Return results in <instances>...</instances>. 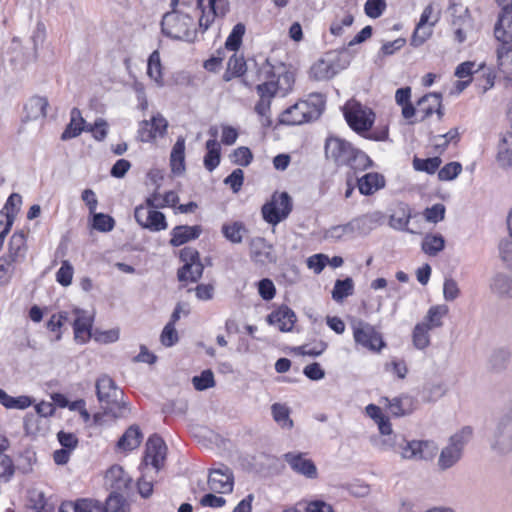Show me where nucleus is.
I'll return each mask as SVG.
<instances>
[{"label":"nucleus","instance_id":"1","mask_svg":"<svg viewBox=\"0 0 512 512\" xmlns=\"http://www.w3.org/2000/svg\"><path fill=\"white\" fill-rule=\"evenodd\" d=\"M274 78L272 65L265 61L259 69V79L263 80V83L257 85L260 99L255 105V112L260 117L261 124L265 127H269L272 124L270 114L272 98L278 93L282 96L286 95L291 90L294 82L293 76L290 73L279 75L277 80H274Z\"/></svg>","mask_w":512,"mask_h":512},{"label":"nucleus","instance_id":"2","mask_svg":"<svg viewBox=\"0 0 512 512\" xmlns=\"http://www.w3.org/2000/svg\"><path fill=\"white\" fill-rule=\"evenodd\" d=\"M325 156L336 166H348L355 172L371 167L373 162L367 154L339 137H328L325 142Z\"/></svg>","mask_w":512,"mask_h":512},{"label":"nucleus","instance_id":"3","mask_svg":"<svg viewBox=\"0 0 512 512\" xmlns=\"http://www.w3.org/2000/svg\"><path fill=\"white\" fill-rule=\"evenodd\" d=\"M324 108V96L319 93L310 94L307 100L299 101L287 108L279 121L286 125H301L318 119Z\"/></svg>","mask_w":512,"mask_h":512},{"label":"nucleus","instance_id":"4","mask_svg":"<svg viewBox=\"0 0 512 512\" xmlns=\"http://www.w3.org/2000/svg\"><path fill=\"white\" fill-rule=\"evenodd\" d=\"M161 28L166 36L187 42H194L200 31L190 15L177 10L167 12L163 16Z\"/></svg>","mask_w":512,"mask_h":512},{"label":"nucleus","instance_id":"5","mask_svg":"<svg viewBox=\"0 0 512 512\" xmlns=\"http://www.w3.org/2000/svg\"><path fill=\"white\" fill-rule=\"evenodd\" d=\"M95 386L98 401L105 412L111 413L114 417H123L127 407L123 402V392L114 380L108 375H102L97 379Z\"/></svg>","mask_w":512,"mask_h":512},{"label":"nucleus","instance_id":"6","mask_svg":"<svg viewBox=\"0 0 512 512\" xmlns=\"http://www.w3.org/2000/svg\"><path fill=\"white\" fill-rule=\"evenodd\" d=\"M350 64L346 51H331L315 62L310 68V77L317 80H329Z\"/></svg>","mask_w":512,"mask_h":512},{"label":"nucleus","instance_id":"7","mask_svg":"<svg viewBox=\"0 0 512 512\" xmlns=\"http://www.w3.org/2000/svg\"><path fill=\"white\" fill-rule=\"evenodd\" d=\"M351 329L356 347L379 353L386 346L382 334L372 324L364 320H353Z\"/></svg>","mask_w":512,"mask_h":512},{"label":"nucleus","instance_id":"8","mask_svg":"<svg viewBox=\"0 0 512 512\" xmlns=\"http://www.w3.org/2000/svg\"><path fill=\"white\" fill-rule=\"evenodd\" d=\"M490 447L498 455L512 454V408L504 412L497 421Z\"/></svg>","mask_w":512,"mask_h":512},{"label":"nucleus","instance_id":"9","mask_svg":"<svg viewBox=\"0 0 512 512\" xmlns=\"http://www.w3.org/2000/svg\"><path fill=\"white\" fill-rule=\"evenodd\" d=\"M59 512H125L117 496H110L106 506L93 499H78L75 502H63Z\"/></svg>","mask_w":512,"mask_h":512},{"label":"nucleus","instance_id":"10","mask_svg":"<svg viewBox=\"0 0 512 512\" xmlns=\"http://www.w3.org/2000/svg\"><path fill=\"white\" fill-rule=\"evenodd\" d=\"M344 116L349 126L357 133L368 131L374 123V113L359 102L349 101L344 106Z\"/></svg>","mask_w":512,"mask_h":512},{"label":"nucleus","instance_id":"11","mask_svg":"<svg viewBox=\"0 0 512 512\" xmlns=\"http://www.w3.org/2000/svg\"><path fill=\"white\" fill-rule=\"evenodd\" d=\"M291 210L292 201L288 193H274L271 200L263 205L262 215L266 222L276 225L286 219Z\"/></svg>","mask_w":512,"mask_h":512},{"label":"nucleus","instance_id":"12","mask_svg":"<svg viewBox=\"0 0 512 512\" xmlns=\"http://www.w3.org/2000/svg\"><path fill=\"white\" fill-rule=\"evenodd\" d=\"M438 451V446L435 442L430 440H413L405 441L404 446L399 451L403 459L408 460H432Z\"/></svg>","mask_w":512,"mask_h":512},{"label":"nucleus","instance_id":"13","mask_svg":"<svg viewBox=\"0 0 512 512\" xmlns=\"http://www.w3.org/2000/svg\"><path fill=\"white\" fill-rule=\"evenodd\" d=\"M134 217L137 223L152 232H159L167 229L165 215L153 208L146 205H139L135 208Z\"/></svg>","mask_w":512,"mask_h":512},{"label":"nucleus","instance_id":"14","mask_svg":"<svg viewBox=\"0 0 512 512\" xmlns=\"http://www.w3.org/2000/svg\"><path fill=\"white\" fill-rule=\"evenodd\" d=\"M207 3L208 10H205L204 0H198V8L201 10L198 25L202 33L211 26L216 17H223L229 9L227 0H207Z\"/></svg>","mask_w":512,"mask_h":512},{"label":"nucleus","instance_id":"15","mask_svg":"<svg viewBox=\"0 0 512 512\" xmlns=\"http://www.w3.org/2000/svg\"><path fill=\"white\" fill-rule=\"evenodd\" d=\"M72 314L74 316L72 321L74 339L77 343L85 344L93 337L92 326L94 317L87 311L79 308L73 309Z\"/></svg>","mask_w":512,"mask_h":512},{"label":"nucleus","instance_id":"16","mask_svg":"<svg viewBox=\"0 0 512 512\" xmlns=\"http://www.w3.org/2000/svg\"><path fill=\"white\" fill-rule=\"evenodd\" d=\"M501 11L495 25L497 40L512 41V0H496Z\"/></svg>","mask_w":512,"mask_h":512},{"label":"nucleus","instance_id":"17","mask_svg":"<svg viewBox=\"0 0 512 512\" xmlns=\"http://www.w3.org/2000/svg\"><path fill=\"white\" fill-rule=\"evenodd\" d=\"M283 459L295 473L308 479H316L318 477L316 465L311 459L306 458L304 453L288 452L283 455Z\"/></svg>","mask_w":512,"mask_h":512},{"label":"nucleus","instance_id":"18","mask_svg":"<svg viewBox=\"0 0 512 512\" xmlns=\"http://www.w3.org/2000/svg\"><path fill=\"white\" fill-rule=\"evenodd\" d=\"M167 127V120L160 113H157L150 121L143 120L140 122L138 139L142 142H150L157 137L164 136L167 131Z\"/></svg>","mask_w":512,"mask_h":512},{"label":"nucleus","instance_id":"19","mask_svg":"<svg viewBox=\"0 0 512 512\" xmlns=\"http://www.w3.org/2000/svg\"><path fill=\"white\" fill-rule=\"evenodd\" d=\"M167 447L161 437L152 435L146 443V451L144 456L145 465H151L158 471L166 458Z\"/></svg>","mask_w":512,"mask_h":512},{"label":"nucleus","instance_id":"20","mask_svg":"<svg viewBox=\"0 0 512 512\" xmlns=\"http://www.w3.org/2000/svg\"><path fill=\"white\" fill-rule=\"evenodd\" d=\"M433 13V6L427 5L420 17V20L415 28V31L411 37L410 44L414 47L421 46L430 36L432 35V27L436 24L438 19L429 23V19Z\"/></svg>","mask_w":512,"mask_h":512},{"label":"nucleus","instance_id":"21","mask_svg":"<svg viewBox=\"0 0 512 512\" xmlns=\"http://www.w3.org/2000/svg\"><path fill=\"white\" fill-rule=\"evenodd\" d=\"M233 474L228 467H221L210 471L208 477L209 489L215 493H229L233 489Z\"/></svg>","mask_w":512,"mask_h":512},{"label":"nucleus","instance_id":"22","mask_svg":"<svg viewBox=\"0 0 512 512\" xmlns=\"http://www.w3.org/2000/svg\"><path fill=\"white\" fill-rule=\"evenodd\" d=\"M27 250L25 234L22 231H18L11 236L7 252L2 257L17 266L25 260Z\"/></svg>","mask_w":512,"mask_h":512},{"label":"nucleus","instance_id":"23","mask_svg":"<svg viewBox=\"0 0 512 512\" xmlns=\"http://www.w3.org/2000/svg\"><path fill=\"white\" fill-rule=\"evenodd\" d=\"M105 480L113 490L112 494L125 493L129 490L132 483V478L118 465L112 466L106 472Z\"/></svg>","mask_w":512,"mask_h":512},{"label":"nucleus","instance_id":"24","mask_svg":"<svg viewBox=\"0 0 512 512\" xmlns=\"http://www.w3.org/2000/svg\"><path fill=\"white\" fill-rule=\"evenodd\" d=\"M267 321L269 324L277 326L280 331L289 332L294 327L296 316L289 307L281 306L268 315Z\"/></svg>","mask_w":512,"mask_h":512},{"label":"nucleus","instance_id":"25","mask_svg":"<svg viewBox=\"0 0 512 512\" xmlns=\"http://www.w3.org/2000/svg\"><path fill=\"white\" fill-rule=\"evenodd\" d=\"M442 96L439 93H429L421 97L417 102L416 112L422 113L421 120L431 116L434 111L438 114L439 118L442 117Z\"/></svg>","mask_w":512,"mask_h":512},{"label":"nucleus","instance_id":"26","mask_svg":"<svg viewBox=\"0 0 512 512\" xmlns=\"http://www.w3.org/2000/svg\"><path fill=\"white\" fill-rule=\"evenodd\" d=\"M385 186V178L377 172H370L357 178V187L362 195L369 196Z\"/></svg>","mask_w":512,"mask_h":512},{"label":"nucleus","instance_id":"27","mask_svg":"<svg viewBox=\"0 0 512 512\" xmlns=\"http://www.w3.org/2000/svg\"><path fill=\"white\" fill-rule=\"evenodd\" d=\"M202 229L200 226H176L171 231L170 244L174 247L181 246L190 240H194L200 236Z\"/></svg>","mask_w":512,"mask_h":512},{"label":"nucleus","instance_id":"28","mask_svg":"<svg viewBox=\"0 0 512 512\" xmlns=\"http://www.w3.org/2000/svg\"><path fill=\"white\" fill-rule=\"evenodd\" d=\"M252 258L259 263H275L276 256L272 245L268 244L263 238H257L251 243Z\"/></svg>","mask_w":512,"mask_h":512},{"label":"nucleus","instance_id":"29","mask_svg":"<svg viewBox=\"0 0 512 512\" xmlns=\"http://www.w3.org/2000/svg\"><path fill=\"white\" fill-rule=\"evenodd\" d=\"M381 401L388 406L390 413L395 417L408 415L414 410L413 400L408 395H401L393 399L383 397Z\"/></svg>","mask_w":512,"mask_h":512},{"label":"nucleus","instance_id":"30","mask_svg":"<svg viewBox=\"0 0 512 512\" xmlns=\"http://www.w3.org/2000/svg\"><path fill=\"white\" fill-rule=\"evenodd\" d=\"M383 216L380 212L364 214L352 221L356 234H368L370 231L380 225Z\"/></svg>","mask_w":512,"mask_h":512},{"label":"nucleus","instance_id":"31","mask_svg":"<svg viewBox=\"0 0 512 512\" xmlns=\"http://www.w3.org/2000/svg\"><path fill=\"white\" fill-rule=\"evenodd\" d=\"M48 106L49 103L46 97H31L24 107V110L26 112V118L28 120H37L39 118H45L47 115Z\"/></svg>","mask_w":512,"mask_h":512},{"label":"nucleus","instance_id":"32","mask_svg":"<svg viewBox=\"0 0 512 512\" xmlns=\"http://www.w3.org/2000/svg\"><path fill=\"white\" fill-rule=\"evenodd\" d=\"M171 170L174 174H181L185 170V139L178 137L170 155Z\"/></svg>","mask_w":512,"mask_h":512},{"label":"nucleus","instance_id":"33","mask_svg":"<svg viewBox=\"0 0 512 512\" xmlns=\"http://www.w3.org/2000/svg\"><path fill=\"white\" fill-rule=\"evenodd\" d=\"M352 221L348 223L335 225L324 231L323 238L329 241H343L352 238L355 235Z\"/></svg>","mask_w":512,"mask_h":512},{"label":"nucleus","instance_id":"34","mask_svg":"<svg viewBox=\"0 0 512 512\" xmlns=\"http://www.w3.org/2000/svg\"><path fill=\"white\" fill-rule=\"evenodd\" d=\"M70 116V122L61 135V139L64 141L79 136L84 130L85 120L82 118L80 110L73 108Z\"/></svg>","mask_w":512,"mask_h":512},{"label":"nucleus","instance_id":"35","mask_svg":"<svg viewBox=\"0 0 512 512\" xmlns=\"http://www.w3.org/2000/svg\"><path fill=\"white\" fill-rule=\"evenodd\" d=\"M491 290L501 298H512V277L498 273L492 278Z\"/></svg>","mask_w":512,"mask_h":512},{"label":"nucleus","instance_id":"36","mask_svg":"<svg viewBox=\"0 0 512 512\" xmlns=\"http://www.w3.org/2000/svg\"><path fill=\"white\" fill-rule=\"evenodd\" d=\"M213 139L206 142L207 153L204 156V166L208 171H213L220 163V144L216 140V131L212 132Z\"/></svg>","mask_w":512,"mask_h":512},{"label":"nucleus","instance_id":"37","mask_svg":"<svg viewBox=\"0 0 512 512\" xmlns=\"http://www.w3.org/2000/svg\"><path fill=\"white\" fill-rule=\"evenodd\" d=\"M449 308L447 305H435L429 308L422 324H426L430 330L439 328L443 325V318L448 314Z\"/></svg>","mask_w":512,"mask_h":512},{"label":"nucleus","instance_id":"38","mask_svg":"<svg viewBox=\"0 0 512 512\" xmlns=\"http://www.w3.org/2000/svg\"><path fill=\"white\" fill-rule=\"evenodd\" d=\"M142 440V433L138 426H130L118 441V447L123 450H133L137 448Z\"/></svg>","mask_w":512,"mask_h":512},{"label":"nucleus","instance_id":"39","mask_svg":"<svg viewBox=\"0 0 512 512\" xmlns=\"http://www.w3.org/2000/svg\"><path fill=\"white\" fill-rule=\"evenodd\" d=\"M147 74L157 86H164L162 64L158 50L153 51L148 58Z\"/></svg>","mask_w":512,"mask_h":512},{"label":"nucleus","instance_id":"40","mask_svg":"<svg viewBox=\"0 0 512 512\" xmlns=\"http://www.w3.org/2000/svg\"><path fill=\"white\" fill-rule=\"evenodd\" d=\"M462 454L458 448H453L449 444L445 446L438 458V467L440 470L445 471L453 467L462 457Z\"/></svg>","mask_w":512,"mask_h":512},{"label":"nucleus","instance_id":"41","mask_svg":"<svg viewBox=\"0 0 512 512\" xmlns=\"http://www.w3.org/2000/svg\"><path fill=\"white\" fill-rule=\"evenodd\" d=\"M271 412L274 421L282 428L291 430L294 426L293 420L290 418V409L285 404L274 403L271 406Z\"/></svg>","mask_w":512,"mask_h":512},{"label":"nucleus","instance_id":"42","mask_svg":"<svg viewBox=\"0 0 512 512\" xmlns=\"http://www.w3.org/2000/svg\"><path fill=\"white\" fill-rule=\"evenodd\" d=\"M497 160L501 167L512 166V132H507L499 144Z\"/></svg>","mask_w":512,"mask_h":512},{"label":"nucleus","instance_id":"43","mask_svg":"<svg viewBox=\"0 0 512 512\" xmlns=\"http://www.w3.org/2000/svg\"><path fill=\"white\" fill-rule=\"evenodd\" d=\"M381 437L374 439L373 443L376 448L380 451H395L398 452L397 447L401 449L405 444V440L402 439L401 443H398L397 435L393 434L392 427L390 426V431L388 433H380Z\"/></svg>","mask_w":512,"mask_h":512},{"label":"nucleus","instance_id":"44","mask_svg":"<svg viewBox=\"0 0 512 512\" xmlns=\"http://www.w3.org/2000/svg\"><path fill=\"white\" fill-rule=\"evenodd\" d=\"M497 49L498 67L505 74H512V45L511 41H503Z\"/></svg>","mask_w":512,"mask_h":512},{"label":"nucleus","instance_id":"45","mask_svg":"<svg viewBox=\"0 0 512 512\" xmlns=\"http://www.w3.org/2000/svg\"><path fill=\"white\" fill-rule=\"evenodd\" d=\"M246 71V62L243 56L235 52L227 63V69L223 74L224 81H230L233 77H239Z\"/></svg>","mask_w":512,"mask_h":512},{"label":"nucleus","instance_id":"46","mask_svg":"<svg viewBox=\"0 0 512 512\" xmlns=\"http://www.w3.org/2000/svg\"><path fill=\"white\" fill-rule=\"evenodd\" d=\"M411 88L404 87L396 91L395 100L402 107V116L410 119L416 114V108L410 102Z\"/></svg>","mask_w":512,"mask_h":512},{"label":"nucleus","instance_id":"47","mask_svg":"<svg viewBox=\"0 0 512 512\" xmlns=\"http://www.w3.org/2000/svg\"><path fill=\"white\" fill-rule=\"evenodd\" d=\"M247 229L244 224L239 221L232 223H226L222 226V233L227 240L232 243L238 244L243 240V236L246 234Z\"/></svg>","mask_w":512,"mask_h":512},{"label":"nucleus","instance_id":"48","mask_svg":"<svg viewBox=\"0 0 512 512\" xmlns=\"http://www.w3.org/2000/svg\"><path fill=\"white\" fill-rule=\"evenodd\" d=\"M445 247V240L440 234H427L422 241V250L429 256H436Z\"/></svg>","mask_w":512,"mask_h":512},{"label":"nucleus","instance_id":"49","mask_svg":"<svg viewBox=\"0 0 512 512\" xmlns=\"http://www.w3.org/2000/svg\"><path fill=\"white\" fill-rule=\"evenodd\" d=\"M410 218V209L405 205H401L391 214L389 224L394 229L404 231L407 230Z\"/></svg>","mask_w":512,"mask_h":512},{"label":"nucleus","instance_id":"50","mask_svg":"<svg viewBox=\"0 0 512 512\" xmlns=\"http://www.w3.org/2000/svg\"><path fill=\"white\" fill-rule=\"evenodd\" d=\"M203 269L204 267L201 262L186 263L178 270V279L181 282H196L201 278Z\"/></svg>","mask_w":512,"mask_h":512},{"label":"nucleus","instance_id":"51","mask_svg":"<svg viewBox=\"0 0 512 512\" xmlns=\"http://www.w3.org/2000/svg\"><path fill=\"white\" fill-rule=\"evenodd\" d=\"M366 414L375 421L378 425V429L380 433H388L390 431V421L389 419L382 413L380 407L369 404L365 408Z\"/></svg>","mask_w":512,"mask_h":512},{"label":"nucleus","instance_id":"52","mask_svg":"<svg viewBox=\"0 0 512 512\" xmlns=\"http://www.w3.org/2000/svg\"><path fill=\"white\" fill-rule=\"evenodd\" d=\"M354 282L352 278H346L344 280H336L334 288L332 290V298L336 302H342L346 297L353 294Z\"/></svg>","mask_w":512,"mask_h":512},{"label":"nucleus","instance_id":"53","mask_svg":"<svg viewBox=\"0 0 512 512\" xmlns=\"http://www.w3.org/2000/svg\"><path fill=\"white\" fill-rule=\"evenodd\" d=\"M28 500L31 508L37 512H49L52 509L44 492L39 489L33 488L29 490Z\"/></svg>","mask_w":512,"mask_h":512},{"label":"nucleus","instance_id":"54","mask_svg":"<svg viewBox=\"0 0 512 512\" xmlns=\"http://www.w3.org/2000/svg\"><path fill=\"white\" fill-rule=\"evenodd\" d=\"M429 331L431 330L426 324H422L421 322L416 324L412 333V341L417 349L422 350L430 345Z\"/></svg>","mask_w":512,"mask_h":512},{"label":"nucleus","instance_id":"55","mask_svg":"<svg viewBox=\"0 0 512 512\" xmlns=\"http://www.w3.org/2000/svg\"><path fill=\"white\" fill-rule=\"evenodd\" d=\"M473 436V429L470 426H465L461 428L459 431L454 433L449 438V445L453 448H458L461 453H463V449L465 445L471 440Z\"/></svg>","mask_w":512,"mask_h":512},{"label":"nucleus","instance_id":"56","mask_svg":"<svg viewBox=\"0 0 512 512\" xmlns=\"http://www.w3.org/2000/svg\"><path fill=\"white\" fill-rule=\"evenodd\" d=\"M509 360V351L505 349L495 350L489 358L490 369L495 372H500L507 367Z\"/></svg>","mask_w":512,"mask_h":512},{"label":"nucleus","instance_id":"57","mask_svg":"<svg viewBox=\"0 0 512 512\" xmlns=\"http://www.w3.org/2000/svg\"><path fill=\"white\" fill-rule=\"evenodd\" d=\"M246 28L243 23H237L225 42V48L236 52L242 43Z\"/></svg>","mask_w":512,"mask_h":512},{"label":"nucleus","instance_id":"58","mask_svg":"<svg viewBox=\"0 0 512 512\" xmlns=\"http://www.w3.org/2000/svg\"><path fill=\"white\" fill-rule=\"evenodd\" d=\"M353 22L354 16L351 13L344 12L342 16L337 14L331 23L330 32L334 36H341L343 34V28L351 26Z\"/></svg>","mask_w":512,"mask_h":512},{"label":"nucleus","instance_id":"59","mask_svg":"<svg viewBox=\"0 0 512 512\" xmlns=\"http://www.w3.org/2000/svg\"><path fill=\"white\" fill-rule=\"evenodd\" d=\"M446 387L442 383H432L423 390V400L426 402H435L446 393Z\"/></svg>","mask_w":512,"mask_h":512},{"label":"nucleus","instance_id":"60","mask_svg":"<svg viewBox=\"0 0 512 512\" xmlns=\"http://www.w3.org/2000/svg\"><path fill=\"white\" fill-rule=\"evenodd\" d=\"M192 383L196 390L203 391L215 386L214 375L211 370H204L199 376H194Z\"/></svg>","mask_w":512,"mask_h":512},{"label":"nucleus","instance_id":"61","mask_svg":"<svg viewBox=\"0 0 512 512\" xmlns=\"http://www.w3.org/2000/svg\"><path fill=\"white\" fill-rule=\"evenodd\" d=\"M441 159L439 157H433L428 159L415 158L413 166L418 171H425L427 173H434L440 166Z\"/></svg>","mask_w":512,"mask_h":512},{"label":"nucleus","instance_id":"62","mask_svg":"<svg viewBox=\"0 0 512 512\" xmlns=\"http://www.w3.org/2000/svg\"><path fill=\"white\" fill-rule=\"evenodd\" d=\"M73 274V266L68 260H64L62 261V265L56 273V280L62 286L67 287L72 283Z\"/></svg>","mask_w":512,"mask_h":512},{"label":"nucleus","instance_id":"63","mask_svg":"<svg viewBox=\"0 0 512 512\" xmlns=\"http://www.w3.org/2000/svg\"><path fill=\"white\" fill-rule=\"evenodd\" d=\"M231 161L240 166H248L252 159L253 155L251 150L248 147H239L233 151L230 155Z\"/></svg>","mask_w":512,"mask_h":512},{"label":"nucleus","instance_id":"64","mask_svg":"<svg viewBox=\"0 0 512 512\" xmlns=\"http://www.w3.org/2000/svg\"><path fill=\"white\" fill-rule=\"evenodd\" d=\"M445 206L441 203L434 204L424 210L423 215L426 221L438 223L445 217Z\"/></svg>","mask_w":512,"mask_h":512}]
</instances>
